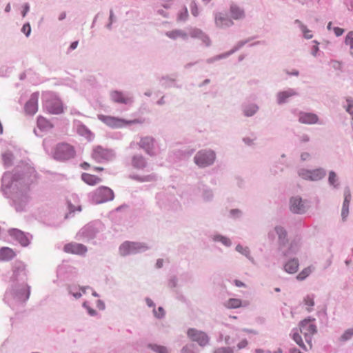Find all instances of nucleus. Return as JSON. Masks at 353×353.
<instances>
[{
	"mask_svg": "<svg viewBox=\"0 0 353 353\" xmlns=\"http://www.w3.org/2000/svg\"><path fill=\"white\" fill-rule=\"evenodd\" d=\"M314 321V319H305L300 321L299 324V328L294 327L291 331L290 336H292V339L299 347L303 350H306V347L304 345L299 333H301L304 335L305 341L308 343L310 347L311 348L312 336L317 332L316 326L312 323Z\"/></svg>",
	"mask_w": 353,
	"mask_h": 353,
	"instance_id": "f257e3e1",
	"label": "nucleus"
},
{
	"mask_svg": "<svg viewBox=\"0 0 353 353\" xmlns=\"http://www.w3.org/2000/svg\"><path fill=\"white\" fill-rule=\"evenodd\" d=\"M98 117L100 121L106 124L108 126L112 128H119L130 124L143 123V121L140 119L128 121L119 117L103 114L99 115Z\"/></svg>",
	"mask_w": 353,
	"mask_h": 353,
	"instance_id": "f03ea898",
	"label": "nucleus"
},
{
	"mask_svg": "<svg viewBox=\"0 0 353 353\" xmlns=\"http://www.w3.org/2000/svg\"><path fill=\"white\" fill-rule=\"evenodd\" d=\"M299 176L302 179L310 181H318L323 179L326 176V170L323 168H319L314 170L300 168L297 171Z\"/></svg>",
	"mask_w": 353,
	"mask_h": 353,
	"instance_id": "7ed1b4c3",
	"label": "nucleus"
},
{
	"mask_svg": "<svg viewBox=\"0 0 353 353\" xmlns=\"http://www.w3.org/2000/svg\"><path fill=\"white\" fill-rule=\"evenodd\" d=\"M310 207V201L307 199H303L300 196H294L290 199V209L294 214H303Z\"/></svg>",
	"mask_w": 353,
	"mask_h": 353,
	"instance_id": "20e7f679",
	"label": "nucleus"
},
{
	"mask_svg": "<svg viewBox=\"0 0 353 353\" xmlns=\"http://www.w3.org/2000/svg\"><path fill=\"white\" fill-rule=\"evenodd\" d=\"M216 159L212 150H201L194 157V163L201 168H205L212 165Z\"/></svg>",
	"mask_w": 353,
	"mask_h": 353,
	"instance_id": "39448f33",
	"label": "nucleus"
},
{
	"mask_svg": "<svg viewBox=\"0 0 353 353\" xmlns=\"http://www.w3.org/2000/svg\"><path fill=\"white\" fill-rule=\"evenodd\" d=\"M75 155L74 148L68 143L59 144L54 152V157L59 160H68Z\"/></svg>",
	"mask_w": 353,
	"mask_h": 353,
	"instance_id": "423d86ee",
	"label": "nucleus"
},
{
	"mask_svg": "<svg viewBox=\"0 0 353 353\" xmlns=\"http://www.w3.org/2000/svg\"><path fill=\"white\" fill-rule=\"evenodd\" d=\"M274 234L278 237L279 248L280 250H283L289 242L288 232L283 226L276 225L274 227L273 232L268 233L269 238H274Z\"/></svg>",
	"mask_w": 353,
	"mask_h": 353,
	"instance_id": "0eeeda50",
	"label": "nucleus"
},
{
	"mask_svg": "<svg viewBox=\"0 0 353 353\" xmlns=\"http://www.w3.org/2000/svg\"><path fill=\"white\" fill-rule=\"evenodd\" d=\"M113 191L106 186L98 188L94 192V199L97 203L112 201L114 199Z\"/></svg>",
	"mask_w": 353,
	"mask_h": 353,
	"instance_id": "6e6552de",
	"label": "nucleus"
},
{
	"mask_svg": "<svg viewBox=\"0 0 353 353\" xmlns=\"http://www.w3.org/2000/svg\"><path fill=\"white\" fill-rule=\"evenodd\" d=\"M146 246L140 243L125 241L119 247V252L122 256L137 253L146 249Z\"/></svg>",
	"mask_w": 353,
	"mask_h": 353,
	"instance_id": "1a4fd4ad",
	"label": "nucleus"
},
{
	"mask_svg": "<svg viewBox=\"0 0 353 353\" xmlns=\"http://www.w3.org/2000/svg\"><path fill=\"white\" fill-rule=\"evenodd\" d=\"M45 108L47 111L53 114H61L63 112V106L61 101L55 97L50 96L45 102Z\"/></svg>",
	"mask_w": 353,
	"mask_h": 353,
	"instance_id": "9d476101",
	"label": "nucleus"
},
{
	"mask_svg": "<svg viewBox=\"0 0 353 353\" xmlns=\"http://www.w3.org/2000/svg\"><path fill=\"white\" fill-rule=\"evenodd\" d=\"M113 157V152L110 150L105 149L100 145L93 148L92 158L97 162L110 160Z\"/></svg>",
	"mask_w": 353,
	"mask_h": 353,
	"instance_id": "9b49d317",
	"label": "nucleus"
},
{
	"mask_svg": "<svg viewBox=\"0 0 353 353\" xmlns=\"http://www.w3.org/2000/svg\"><path fill=\"white\" fill-rule=\"evenodd\" d=\"M187 334L192 341L197 342L201 346H204L208 343V336L201 331L190 328L188 330Z\"/></svg>",
	"mask_w": 353,
	"mask_h": 353,
	"instance_id": "f8f14e48",
	"label": "nucleus"
},
{
	"mask_svg": "<svg viewBox=\"0 0 353 353\" xmlns=\"http://www.w3.org/2000/svg\"><path fill=\"white\" fill-rule=\"evenodd\" d=\"M299 94L294 88H288L285 90L279 91L276 93V101L278 105H283L289 101L290 98L297 97Z\"/></svg>",
	"mask_w": 353,
	"mask_h": 353,
	"instance_id": "ddd939ff",
	"label": "nucleus"
},
{
	"mask_svg": "<svg viewBox=\"0 0 353 353\" xmlns=\"http://www.w3.org/2000/svg\"><path fill=\"white\" fill-rule=\"evenodd\" d=\"M298 116V120L301 123L307 125L321 124L319 117L314 113L300 111Z\"/></svg>",
	"mask_w": 353,
	"mask_h": 353,
	"instance_id": "4468645a",
	"label": "nucleus"
},
{
	"mask_svg": "<svg viewBox=\"0 0 353 353\" xmlns=\"http://www.w3.org/2000/svg\"><path fill=\"white\" fill-rule=\"evenodd\" d=\"M343 196L344 200L341 210V217L342 220L345 221L349 214V207L352 199L351 191L348 186L344 188Z\"/></svg>",
	"mask_w": 353,
	"mask_h": 353,
	"instance_id": "2eb2a0df",
	"label": "nucleus"
},
{
	"mask_svg": "<svg viewBox=\"0 0 353 353\" xmlns=\"http://www.w3.org/2000/svg\"><path fill=\"white\" fill-rule=\"evenodd\" d=\"M63 250L65 252L73 254L82 255L85 254L87 248L85 245L77 243H70L64 246Z\"/></svg>",
	"mask_w": 353,
	"mask_h": 353,
	"instance_id": "dca6fc26",
	"label": "nucleus"
},
{
	"mask_svg": "<svg viewBox=\"0 0 353 353\" xmlns=\"http://www.w3.org/2000/svg\"><path fill=\"white\" fill-rule=\"evenodd\" d=\"M230 14L234 20L241 21L245 18V10L234 3H232L230 6Z\"/></svg>",
	"mask_w": 353,
	"mask_h": 353,
	"instance_id": "f3484780",
	"label": "nucleus"
},
{
	"mask_svg": "<svg viewBox=\"0 0 353 353\" xmlns=\"http://www.w3.org/2000/svg\"><path fill=\"white\" fill-rule=\"evenodd\" d=\"M111 100L117 103L129 104L132 102L131 97L125 95L124 93L114 90L110 92Z\"/></svg>",
	"mask_w": 353,
	"mask_h": 353,
	"instance_id": "a211bd4d",
	"label": "nucleus"
},
{
	"mask_svg": "<svg viewBox=\"0 0 353 353\" xmlns=\"http://www.w3.org/2000/svg\"><path fill=\"white\" fill-rule=\"evenodd\" d=\"M38 98L39 94L34 93L32 94L30 100L25 105V110L29 114H34L38 110Z\"/></svg>",
	"mask_w": 353,
	"mask_h": 353,
	"instance_id": "6ab92c4d",
	"label": "nucleus"
},
{
	"mask_svg": "<svg viewBox=\"0 0 353 353\" xmlns=\"http://www.w3.org/2000/svg\"><path fill=\"white\" fill-rule=\"evenodd\" d=\"M301 247V238L296 236L290 243L287 250H282L284 256H289L292 254H296Z\"/></svg>",
	"mask_w": 353,
	"mask_h": 353,
	"instance_id": "aec40b11",
	"label": "nucleus"
},
{
	"mask_svg": "<svg viewBox=\"0 0 353 353\" xmlns=\"http://www.w3.org/2000/svg\"><path fill=\"white\" fill-rule=\"evenodd\" d=\"M241 110L245 117H251L259 110V106L254 103L245 102L241 105Z\"/></svg>",
	"mask_w": 353,
	"mask_h": 353,
	"instance_id": "412c9836",
	"label": "nucleus"
},
{
	"mask_svg": "<svg viewBox=\"0 0 353 353\" xmlns=\"http://www.w3.org/2000/svg\"><path fill=\"white\" fill-rule=\"evenodd\" d=\"M299 266L298 259L293 258L288 260L284 264V270L289 274H294L297 272Z\"/></svg>",
	"mask_w": 353,
	"mask_h": 353,
	"instance_id": "4be33fe9",
	"label": "nucleus"
},
{
	"mask_svg": "<svg viewBox=\"0 0 353 353\" xmlns=\"http://www.w3.org/2000/svg\"><path fill=\"white\" fill-rule=\"evenodd\" d=\"M11 236H14L23 246H27L29 244V240L25 234L17 229L12 230L10 232Z\"/></svg>",
	"mask_w": 353,
	"mask_h": 353,
	"instance_id": "5701e85b",
	"label": "nucleus"
},
{
	"mask_svg": "<svg viewBox=\"0 0 353 353\" xmlns=\"http://www.w3.org/2000/svg\"><path fill=\"white\" fill-rule=\"evenodd\" d=\"M81 179L86 184L92 186L99 184L102 181L100 177L89 173H83L81 174Z\"/></svg>",
	"mask_w": 353,
	"mask_h": 353,
	"instance_id": "b1692460",
	"label": "nucleus"
},
{
	"mask_svg": "<svg viewBox=\"0 0 353 353\" xmlns=\"http://www.w3.org/2000/svg\"><path fill=\"white\" fill-rule=\"evenodd\" d=\"M16 254L10 248L3 247L0 249V260L10 261L15 256Z\"/></svg>",
	"mask_w": 353,
	"mask_h": 353,
	"instance_id": "393cba45",
	"label": "nucleus"
},
{
	"mask_svg": "<svg viewBox=\"0 0 353 353\" xmlns=\"http://www.w3.org/2000/svg\"><path fill=\"white\" fill-rule=\"evenodd\" d=\"M327 182L333 189L337 190L340 188L339 179L336 173L333 170L329 172Z\"/></svg>",
	"mask_w": 353,
	"mask_h": 353,
	"instance_id": "a878e982",
	"label": "nucleus"
},
{
	"mask_svg": "<svg viewBox=\"0 0 353 353\" xmlns=\"http://www.w3.org/2000/svg\"><path fill=\"white\" fill-rule=\"evenodd\" d=\"M224 305L228 309H236L246 305H243L242 301L239 299L231 298L224 303Z\"/></svg>",
	"mask_w": 353,
	"mask_h": 353,
	"instance_id": "bb28decb",
	"label": "nucleus"
},
{
	"mask_svg": "<svg viewBox=\"0 0 353 353\" xmlns=\"http://www.w3.org/2000/svg\"><path fill=\"white\" fill-rule=\"evenodd\" d=\"M235 250L244 255L252 263L255 264L254 258L250 255V250L248 247H243L241 244L236 246Z\"/></svg>",
	"mask_w": 353,
	"mask_h": 353,
	"instance_id": "cd10ccee",
	"label": "nucleus"
},
{
	"mask_svg": "<svg viewBox=\"0 0 353 353\" xmlns=\"http://www.w3.org/2000/svg\"><path fill=\"white\" fill-rule=\"evenodd\" d=\"M154 140L151 137H144L140 141V146L145 150L148 153L152 149Z\"/></svg>",
	"mask_w": 353,
	"mask_h": 353,
	"instance_id": "c85d7f7f",
	"label": "nucleus"
},
{
	"mask_svg": "<svg viewBox=\"0 0 353 353\" xmlns=\"http://www.w3.org/2000/svg\"><path fill=\"white\" fill-rule=\"evenodd\" d=\"M21 273L25 274V265L21 261H16L13 269V275L16 279Z\"/></svg>",
	"mask_w": 353,
	"mask_h": 353,
	"instance_id": "c756f323",
	"label": "nucleus"
},
{
	"mask_svg": "<svg viewBox=\"0 0 353 353\" xmlns=\"http://www.w3.org/2000/svg\"><path fill=\"white\" fill-rule=\"evenodd\" d=\"M78 132L81 135L85 136L89 141L94 139V134L83 125L79 127Z\"/></svg>",
	"mask_w": 353,
	"mask_h": 353,
	"instance_id": "7c9ffc66",
	"label": "nucleus"
},
{
	"mask_svg": "<svg viewBox=\"0 0 353 353\" xmlns=\"http://www.w3.org/2000/svg\"><path fill=\"white\" fill-rule=\"evenodd\" d=\"M312 273V270L310 267H307L304 268L297 276L296 279L299 281L305 280L310 274Z\"/></svg>",
	"mask_w": 353,
	"mask_h": 353,
	"instance_id": "2f4dec72",
	"label": "nucleus"
},
{
	"mask_svg": "<svg viewBox=\"0 0 353 353\" xmlns=\"http://www.w3.org/2000/svg\"><path fill=\"white\" fill-rule=\"evenodd\" d=\"M166 35L171 39H176L178 37L185 38L186 37V34L180 31V30H172L170 32H168Z\"/></svg>",
	"mask_w": 353,
	"mask_h": 353,
	"instance_id": "473e14b6",
	"label": "nucleus"
},
{
	"mask_svg": "<svg viewBox=\"0 0 353 353\" xmlns=\"http://www.w3.org/2000/svg\"><path fill=\"white\" fill-rule=\"evenodd\" d=\"M353 336V328L346 330L341 336L339 340L342 342H345L350 340Z\"/></svg>",
	"mask_w": 353,
	"mask_h": 353,
	"instance_id": "72a5a7b5",
	"label": "nucleus"
},
{
	"mask_svg": "<svg viewBox=\"0 0 353 353\" xmlns=\"http://www.w3.org/2000/svg\"><path fill=\"white\" fill-rule=\"evenodd\" d=\"M132 163L134 166L139 168H143L145 165L144 159L141 156L134 157L133 158Z\"/></svg>",
	"mask_w": 353,
	"mask_h": 353,
	"instance_id": "f704fd0d",
	"label": "nucleus"
},
{
	"mask_svg": "<svg viewBox=\"0 0 353 353\" xmlns=\"http://www.w3.org/2000/svg\"><path fill=\"white\" fill-rule=\"evenodd\" d=\"M242 211L239 209H232L229 211L228 217L233 219H236L242 216Z\"/></svg>",
	"mask_w": 353,
	"mask_h": 353,
	"instance_id": "c9c22d12",
	"label": "nucleus"
},
{
	"mask_svg": "<svg viewBox=\"0 0 353 353\" xmlns=\"http://www.w3.org/2000/svg\"><path fill=\"white\" fill-rule=\"evenodd\" d=\"M256 140V137L254 134H252L250 137H245L243 138V143L248 146L254 145Z\"/></svg>",
	"mask_w": 353,
	"mask_h": 353,
	"instance_id": "e433bc0d",
	"label": "nucleus"
},
{
	"mask_svg": "<svg viewBox=\"0 0 353 353\" xmlns=\"http://www.w3.org/2000/svg\"><path fill=\"white\" fill-rule=\"evenodd\" d=\"M37 125L40 128H51V125L44 117H39L37 119Z\"/></svg>",
	"mask_w": 353,
	"mask_h": 353,
	"instance_id": "4c0bfd02",
	"label": "nucleus"
},
{
	"mask_svg": "<svg viewBox=\"0 0 353 353\" xmlns=\"http://www.w3.org/2000/svg\"><path fill=\"white\" fill-rule=\"evenodd\" d=\"M149 347L157 353H168L165 347L157 345H150Z\"/></svg>",
	"mask_w": 353,
	"mask_h": 353,
	"instance_id": "58836bf2",
	"label": "nucleus"
},
{
	"mask_svg": "<svg viewBox=\"0 0 353 353\" xmlns=\"http://www.w3.org/2000/svg\"><path fill=\"white\" fill-rule=\"evenodd\" d=\"M345 43L350 46V49H353V32L350 31L347 33L345 38Z\"/></svg>",
	"mask_w": 353,
	"mask_h": 353,
	"instance_id": "ea45409f",
	"label": "nucleus"
},
{
	"mask_svg": "<svg viewBox=\"0 0 353 353\" xmlns=\"http://www.w3.org/2000/svg\"><path fill=\"white\" fill-rule=\"evenodd\" d=\"M301 30L302 31L303 34V37L306 39H312L313 35L311 34V31L307 29V28L305 25L301 26Z\"/></svg>",
	"mask_w": 353,
	"mask_h": 353,
	"instance_id": "a19ab883",
	"label": "nucleus"
},
{
	"mask_svg": "<svg viewBox=\"0 0 353 353\" xmlns=\"http://www.w3.org/2000/svg\"><path fill=\"white\" fill-rule=\"evenodd\" d=\"M314 294L307 295L304 298V303H305V304L308 305V306H310V307H313L314 305Z\"/></svg>",
	"mask_w": 353,
	"mask_h": 353,
	"instance_id": "79ce46f5",
	"label": "nucleus"
},
{
	"mask_svg": "<svg viewBox=\"0 0 353 353\" xmlns=\"http://www.w3.org/2000/svg\"><path fill=\"white\" fill-rule=\"evenodd\" d=\"M234 25L232 19L222 17V28H229Z\"/></svg>",
	"mask_w": 353,
	"mask_h": 353,
	"instance_id": "37998d69",
	"label": "nucleus"
},
{
	"mask_svg": "<svg viewBox=\"0 0 353 353\" xmlns=\"http://www.w3.org/2000/svg\"><path fill=\"white\" fill-rule=\"evenodd\" d=\"M248 43V40H241L233 47V52L240 50L244 45Z\"/></svg>",
	"mask_w": 353,
	"mask_h": 353,
	"instance_id": "c03bdc74",
	"label": "nucleus"
},
{
	"mask_svg": "<svg viewBox=\"0 0 353 353\" xmlns=\"http://www.w3.org/2000/svg\"><path fill=\"white\" fill-rule=\"evenodd\" d=\"M21 31L22 32H23L27 37L30 35V32H31V27H30V25L27 23H25L22 28H21Z\"/></svg>",
	"mask_w": 353,
	"mask_h": 353,
	"instance_id": "a18cd8bd",
	"label": "nucleus"
},
{
	"mask_svg": "<svg viewBox=\"0 0 353 353\" xmlns=\"http://www.w3.org/2000/svg\"><path fill=\"white\" fill-rule=\"evenodd\" d=\"M190 8H191V12L192 14L196 17L199 14V11H198V8H197V6L196 4L194 3V2H192L190 5Z\"/></svg>",
	"mask_w": 353,
	"mask_h": 353,
	"instance_id": "49530a36",
	"label": "nucleus"
},
{
	"mask_svg": "<svg viewBox=\"0 0 353 353\" xmlns=\"http://www.w3.org/2000/svg\"><path fill=\"white\" fill-rule=\"evenodd\" d=\"M348 105L346 108V111L350 114V112H353L351 109L353 108V100L351 98L347 99Z\"/></svg>",
	"mask_w": 353,
	"mask_h": 353,
	"instance_id": "de8ad7c7",
	"label": "nucleus"
},
{
	"mask_svg": "<svg viewBox=\"0 0 353 353\" xmlns=\"http://www.w3.org/2000/svg\"><path fill=\"white\" fill-rule=\"evenodd\" d=\"M333 30L336 37H339V36L342 35L345 31L344 29L339 28V27H334L333 28Z\"/></svg>",
	"mask_w": 353,
	"mask_h": 353,
	"instance_id": "09e8293b",
	"label": "nucleus"
},
{
	"mask_svg": "<svg viewBox=\"0 0 353 353\" xmlns=\"http://www.w3.org/2000/svg\"><path fill=\"white\" fill-rule=\"evenodd\" d=\"M248 341L246 339H243L237 344V347L239 350H241L245 347L248 345Z\"/></svg>",
	"mask_w": 353,
	"mask_h": 353,
	"instance_id": "8fccbe9b",
	"label": "nucleus"
},
{
	"mask_svg": "<svg viewBox=\"0 0 353 353\" xmlns=\"http://www.w3.org/2000/svg\"><path fill=\"white\" fill-rule=\"evenodd\" d=\"M222 244L226 247H230L232 245L230 240L223 236H222Z\"/></svg>",
	"mask_w": 353,
	"mask_h": 353,
	"instance_id": "3c124183",
	"label": "nucleus"
},
{
	"mask_svg": "<svg viewBox=\"0 0 353 353\" xmlns=\"http://www.w3.org/2000/svg\"><path fill=\"white\" fill-rule=\"evenodd\" d=\"M332 67L335 70H341V63L338 61H332Z\"/></svg>",
	"mask_w": 353,
	"mask_h": 353,
	"instance_id": "603ef678",
	"label": "nucleus"
},
{
	"mask_svg": "<svg viewBox=\"0 0 353 353\" xmlns=\"http://www.w3.org/2000/svg\"><path fill=\"white\" fill-rule=\"evenodd\" d=\"M299 139H300V141L302 143H307V142L310 141V138L309 135H307L306 134H303L300 137Z\"/></svg>",
	"mask_w": 353,
	"mask_h": 353,
	"instance_id": "864d4df0",
	"label": "nucleus"
},
{
	"mask_svg": "<svg viewBox=\"0 0 353 353\" xmlns=\"http://www.w3.org/2000/svg\"><path fill=\"white\" fill-rule=\"evenodd\" d=\"M222 353H234V347H222Z\"/></svg>",
	"mask_w": 353,
	"mask_h": 353,
	"instance_id": "5fc2aeb1",
	"label": "nucleus"
},
{
	"mask_svg": "<svg viewBox=\"0 0 353 353\" xmlns=\"http://www.w3.org/2000/svg\"><path fill=\"white\" fill-rule=\"evenodd\" d=\"M30 7L28 3L24 4L23 6V10L22 12V16L23 17H25L27 12L29 11Z\"/></svg>",
	"mask_w": 353,
	"mask_h": 353,
	"instance_id": "6e6d98bb",
	"label": "nucleus"
},
{
	"mask_svg": "<svg viewBox=\"0 0 353 353\" xmlns=\"http://www.w3.org/2000/svg\"><path fill=\"white\" fill-rule=\"evenodd\" d=\"M235 52H233V48L228 52L222 53V59H225L230 56L231 54H234Z\"/></svg>",
	"mask_w": 353,
	"mask_h": 353,
	"instance_id": "4d7b16f0",
	"label": "nucleus"
},
{
	"mask_svg": "<svg viewBox=\"0 0 353 353\" xmlns=\"http://www.w3.org/2000/svg\"><path fill=\"white\" fill-rule=\"evenodd\" d=\"M69 210H70V213L69 214H70L72 212H74L76 210L77 211H81V208L80 206H79L77 209L72 206V205H69Z\"/></svg>",
	"mask_w": 353,
	"mask_h": 353,
	"instance_id": "13d9d810",
	"label": "nucleus"
},
{
	"mask_svg": "<svg viewBox=\"0 0 353 353\" xmlns=\"http://www.w3.org/2000/svg\"><path fill=\"white\" fill-rule=\"evenodd\" d=\"M3 158L5 163H9L11 159V155L8 154H5L3 155Z\"/></svg>",
	"mask_w": 353,
	"mask_h": 353,
	"instance_id": "bf43d9fd",
	"label": "nucleus"
},
{
	"mask_svg": "<svg viewBox=\"0 0 353 353\" xmlns=\"http://www.w3.org/2000/svg\"><path fill=\"white\" fill-rule=\"evenodd\" d=\"M319 48L317 45L314 46L312 47V52H311L313 56L316 57V53L319 51Z\"/></svg>",
	"mask_w": 353,
	"mask_h": 353,
	"instance_id": "052dcab7",
	"label": "nucleus"
},
{
	"mask_svg": "<svg viewBox=\"0 0 353 353\" xmlns=\"http://www.w3.org/2000/svg\"><path fill=\"white\" fill-rule=\"evenodd\" d=\"M234 283L236 286L239 288L245 286V284L239 280H234Z\"/></svg>",
	"mask_w": 353,
	"mask_h": 353,
	"instance_id": "680f3d73",
	"label": "nucleus"
},
{
	"mask_svg": "<svg viewBox=\"0 0 353 353\" xmlns=\"http://www.w3.org/2000/svg\"><path fill=\"white\" fill-rule=\"evenodd\" d=\"M287 74L288 75L298 77L299 75V72L297 70H293L292 72H287Z\"/></svg>",
	"mask_w": 353,
	"mask_h": 353,
	"instance_id": "e2e57ef3",
	"label": "nucleus"
},
{
	"mask_svg": "<svg viewBox=\"0 0 353 353\" xmlns=\"http://www.w3.org/2000/svg\"><path fill=\"white\" fill-rule=\"evenodd\" d=\"M265 41H256L250 45V46H254L258 45H265Z\"/></svg>",
	"mask_w": 353,
	"mask_h": 353,
	"instance_id": "0e129e2a",
	"label": "nucleus"
},
{
	"mask_svg": "<svg viewBox=\"0 0 353 353\" xmlns=\"http://www.w3.org/2000/svg\"><path fill=\"white\" fill-rule=\"evenodd\" d=\"M243 331L245 332H247V333H250V334H258V332L256 330H251V329H248V328L243 329Z\"/></svg>",
	"mask_w": 353,
	"mask_h": 353,
	"instance_id": "69168bd1",
	"label": "nucleus"
},
{
	"mask_svg": "<svg viewBox=\"0 0 353 353\" xmlns=\"http://www.w3.org/2000/svg\"><path fill=\"white\" fill-rule=\"evenodd\" d=\"M309 157H310L309 153H307V152H303V153H302V154H301V160H303V161H305V160H307V159L309 158Z\"/></svg>",
	"mask_w": 353,
	"mask_h": 353,
	"instance_id": "338daca9",
	"label": "nucleus"
},
{
	"mask_svg": "<svg viewBox=\"0 0 353 353\" xmlns=\"http://www.w3.org/2000/svg\"><path fill=\"white\" fill-rule=\"evenodd\" d=\"M290 353H301V351L296 347L290 349Z\"/></svg>",
	"mask_w": 353,
	"mask_h": 353,
	"instance_id": "774afa93",
	"label": "nucleus"
}]
</instances>
